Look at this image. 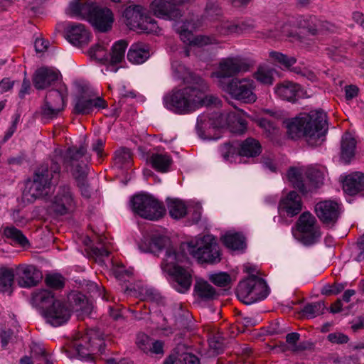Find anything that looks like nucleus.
<instances>
[{"instance_id": "obj_8", "label": "nucleus", "mask_w": 364, "mask_h": 364, "mask_svg": "<svg viewBox=\"0 0 364 364\" xmlns=\"http://www.w3.org/2000/svg\"><path fill=\"white\" fill-rule=\"evenodd\" d=\"M221 89L232 98L245 103H253L257 100L255 93V83L253 80L244 78H232L227 82L220 80Z\"/></svg>"}, {"instance_id": "obj_3", "label": "nucleus", "mask_w": 364, "mask_h": 364, "mask_svg": "<svg viewBox=\"0 0 364 364\" xmlns=\"http://www.w3.org/2000/svg\"><path fill=\"white\" fill-rule=\"evenodd\" d=\"M70 15L87 21L100 32H107L112 27L113 13L109 8L102 7L92 1L80 3L73 0L69 4Z\"/></svg>"}, {"instance_id": "obj_48", "label": "nucleus", "mask_w": 364, "mask_h": 364, "mask_svg": "<svg viewBox=\"0 0 364 364\" xmlns=\"http://www.w3.org/2000/svg\"><path fill=\"white\" fill-rule=\"evenodd\" d=\"M269 56L276 62L284 66L285 68H290L296 62V59L293 56H288L282 53L272 51L269 53Z\"/></svg>"}, {"instance_id": "obj_26", "label": "nucleus", "mask_w": 364, "mask_h": 364, "mask_svg": "<svg viewBox=\"0 0 364 364\" xmlns=\"http://www.w3.org/2000/svg\"><path fill=\"white\" fill-rule=\"evenodd\" d=\"M149 57L150 46L142 42L133 43L127 53V59L133 64H141Z\"/></svg>"}, {"instance_id": "obj_59", "label": "nucleus", "mask_w": 364, "mask_h": 364, "mask_svg": "<svg viewBox=\"0 0 364 364\" xmlns=\"http://www.w3.org/2000/svg\"><path fill=\"white\" fill-rule=\"evenodd\" d=\"M176 364H200V360L193 353H185L181 355Z\"/></svg>"}, {"instance_id": "obj_49", "label": "nucleus", "mask_w": 364, "mask_h": 364, "mask_svg": "<svg viewBox=\"0 0 364 364\" xmlns=\"http://www.w3.org/2000/svg\"><path fill=\"white\" fill-rule=\"evenodd\" d=\"M306 175L309 182L315 188H318L323 183V173L316 168H309L306 172Z\"/></svg>"}, {"instance_id": "obj_37", "label": "nucleus", "mask_w": 364, "mask_h": 364, "mask_svg": "<svg viewBox=\"0 0 364 364\" xmlns=\"http://www.w3.org/2000/svg\"><path fill=\"white\" fill-rule=\"evenodd\" d=\"M32 299L36 306L45 309L57 301L55 299L53 294L48 289L36 291L33 294Z\"/></svg>"}, {"instance_id": "obj_15", "label": "nucleus", "mask_w": 364, "mask_h": 364, "mask_svg": "<svg viewBox=\"0 0 364 364\" xmlns=\"http://www.w3.org/2000/svg\"><path fill=\"white\" fill-rule=\"evenodd\" d=\"M65 38L72 45L81 47L87 45L91 39L90 32L85 25L78 23H70L64 31Z\"/></svg>"}, {"instance_id": "obj_29", "label": "nucleus", "mask_w": 364, "mask_h": 364, "mask_svg": "<svg viewBox=\"0 0 364 364\" xmlns=\"http://www.w3.org/2000/svg\"><path fill=\"white\" fill-rule=\"evenodd\" d=\"M218 31L222 35L240 34L253 28L252 22L246 21H227L220 23Z\"/></svg>"}, {"instance_id": "obj_38", "label": "nucleus", "mask_w": 364, "mask_h": 364, "mask_svg": "<svg viewBox=\"0 0 364 364\" xmlns=\"http://www.w3.org/2000/svg\"><path fill=\"white\" fill-rule=\"evenodd\" d=\"M75 203V196L68 185L60 186L54 197L53 205H72Z\"/></svg>"}, {"instance_id": "obj_60", "label": "nucleus", "mask_w": 364, "mask_h": 364, "mask_svg": "<svg viewBox=\"0 0 364 364\" xmlns=\"http://www.w3.org/2000/svg\"><path fill=\"white\" fill-rule=\"evenodd\" d=\"M327 338L331 343L336 344H344L349 341L348 336L341 332L331 333Z\"/></svg>"}, {"instance_id": "obj_64", "label": "nucleus", "mask_w": 364, "mask_h": 364, "mask_svg": "<svg viewBox=\"0 0 364 364\" xmlns=\"http://www.w3.org/2000/svg\"><path fill=\"white\" fill-rule=\"evenodd\" d=\"M215 43V39L213 37L207 36H196L194 42L195 46H204L207 45L213 44Z\"/></svg>"}, {"instance_id": "obj_24", "label": "nucleus", "mask_w": 364, "mask_h": 364, "mask_svg": "<svg viewBox=\"0 0 364 364\" xmlns=\"http://www.w3.org/2000/svg\"><path fill=\"white\" fill-rule=\"evenodd\" d=\"M184 258L182 253L177 252L173 247H168L161 264V268L164 272H166L168 274L173 273L181 268L179 263L182 262Z\"/></svg>"}, {"instance_id": "obj_51", "label": "nucleus", "mask_w": 364, "mask_h": 364, "mask_svg": "<svg viewBox=\"0 0 364 364\" xmlns=\"http://www.w3.org/2000/svg\"><path fill=\"white\" fill-rule=\"evenodd\" d=\"M210 281L218 287H226L230 283V277L225 272L210 274Z\"/></svg>"}, {"instance_id": "obj_58", "label": "nucleus", "mask_w": 364, "mask_h": 364, "mask_svg": "<svg viewBox=\"0 0 364 364\" xmlns=\"http://www.w3.org/2000/svg\"><path fill=\"white\" fill-rule=\"evenodd\" d=\"M151 339L144 333H139L136 337V343L137 346L144 352H148L151 349Z\"/></svg>"}, {"instance_id": "obj_42", "label": "nucleus", "mask_w": 364, "mask_h": 364, "mask_svg": "<svg viewBox=\"0 0 364 364\" xmlns=\"http://www.w3.org/2000/svg\"><path fill=\"white\" fill-rule=\"evenodd\" d=\"M238 141L225 142L219 148V151L225 161L232 162L238 154Z\"/></svg>"}, {"instance_id": "obj_46", "label": "nucleus", "mask_w": 364, "mask_h": 364, "mask_svg": "<svg viewBox=\"0 0 364 364\" xmlns=\"http://www.w3.org/2000/svg\"><path fill=\"white\" fill-rule=\"evenodd\" d=\"M88 53L92 59H95L98 62L102 63H109V54H107L105 48L100 44H96L92 46L90 48Z\"/></svg>"}, {"instance_id": "obj_50", "label": "nucleus", "mask_w": 364, "mask_h": 364, "mask_svg": "<svg viewBox=\"0 0 364 364\" xmlns=\"http://www.w3.org/2000/svg\"><path fill=\"white\" fill-rule=\"evenodd\" d=\"M61 112L62 110L59 108L55 107L45 101L44 104L41 106V114L45 119H53L56 118Z\"/></svg>"}, {"instance_id": "obj_32", "label": "nucleus", "mask_w": 364, "mask_h": 364, "mask_svg": "<svg viewBox=\"0 0 364 364\" xmlns=\"http://www.w3.org/2000/svg\"><path fill=\"white\" fill-rule=\"evenodd\" d=\"M356 146L355 139L350 134L345 133L341 141V159L345 164H349L355 156Z\"/></svg>"}, {"instance_id": "obj_41", "label": "nucleus", "mask_w": 364, "mask_h": 364, "mask_svg": "<svg viewBox=\"0 0 364 364\" xmlns=\"http://www.w3.org/2000/svg\"><path fill=\"white\" fill-rule=\"evenodd\" d=\"M128 43L124 40H120L114 43L112 47V53L109 55V63L112 65H116L121 63L125 55V51Z\"/></svg>"}, {"instance_id": "obj_31", "label": "nucleus", "mask_w": 364, "mask_h": 364, "mask_svg": "<svg viewBox=\"0 0 364 364\" xmlns=\"http://www.w3.org/2000/svg\"><path fill=\"white\" fill-rule=\"evenodd\" d=\"M68 97V90L65 85H60L58 89H53L48 92L45 101L55 107L63 110L65 107V100Z\"/></svg>"}, {"instance_id": "obj_14", "label": "nucleus", "mask_w": 364, "mask_h": 364, "mask_svg": "<svg viewBox=\"0 0 364 364\" xmlns=\"http://www.w3.org/2000/svg\"><path fill=\"white\" fill-rule=\"evenodd\" d=\"M14 273L18 285L23 288L36 286L43 277L41 271L32 264H21L16 267Z\"/></svg>"}, {"instance_id": "obj_20", "label": "nucleus", "mask_w": 364, "mask_h": 364, "mask_svg": "<svg viewBox=\"0 0 364 364\" xmlns=\"http://www.w3.org/2000/svg\"><path fill=\"white\" fill-rule=\"evenodd\" d=\"M343 189L349 196L364 197V173L356 171L346 176L343 181Z\"/></svg>"}, {"instance_id": "obj_18", "label": "nucleus", "mask_w": 364, "mask_h": 364, "mask_svg": "<svg viewBox=\"0 0 364 364\" xmlns=\"http://www.w3.org/2000/svg\"><path fill=\"white\" fill-rule=\"evenodd\" d=\"M107 107V102L101 97L90 99L84 95H80L75 99L73 112L76 114L85 115L91 113L94 108L100 109Z\"/></svg>"}, {"instance_id": "obj_56", "label": "nucleus", "mask_w": 364, "mask_h": 364, "mask_svg": "<svg viewBox=\"0 0 364 364\" xmlns=\"http://www.w3.org/2000/svg\"><path fill=\"white\" fill-rule=\"evenodd\" d=\"M301 211V206H278V213L281 218H291Z\"/></svg>"}, {"instance_id": "obj_22", "label": "nucleus", "mask_w": 364, "mask_h": 364, "mask_svg": "<svg viewBox=\"0 0 364 364\" xmlns=\"http://www.w3.org/2000/svg\"><path fill=\"white\" fill-rule=\"evenodd\" d=\"M331 24L327 21H322L315 16H302L297 18V26L306 28L312 36L318 34L319 32L326 30L330 31Z\"/></svg>"}, {"instance_id": "obj_33", "label": "nucleus", "mask_w": 364, "mask_h": 364, "mask_svg": "<svg viewBox=\"0 0 364 364\" xmlns=\"http://www.w3.org/2000/svg\"><path fill=\"white\" fill-rule=\"evenodd\" d=\"M194 292L196 296L203 301L213 300L217 297V293L207 281L198 279L194 285Z\"/></svg>"}, {"instance_id": "obj_4", "label": "nucleus", "mask_w": 364, "mask_h": 364, "mask_svg": "<svg viewBox=\"0 0 364 364\" xmlns=\"http://www.w3.org/2000/svg\"><path fill=\"white\" fill-rule=\"evenodd\" d=\"M61 166L56 157L51 159L50 165H42L34 172L28 189L23 192V198L31 203L48 196L52 185L59 181Z\"/></svg>"}, {"instance_id": "obj_34", "label": "nucleus", "mask_w": 364, "mask_h": 364, "mask_svg": "<svg viewBox=\"0 0 364 364\" xmlns=\"http://www.w3.org/2000/svg\"><path fill=\"white\" fill-rule=\"evenodd\" d=\"M242 114L244 111L237 109V113L230 112L227 114V122L232 132L237 134H242L247 129V121L241 116Z\"/></svg>"}, {"instance_id": "obj_39", "label": "nucleus", "mask_w": 364, "mask_h": 364, "mask_svg": "<svg viewBox=\"0 0 364 364\" xmlns=\"http://www.w3.org/2000/svg\"><path fill=\"white\" fill-rule=\"evenodd\" d=\"M15 276L14 270L11 268H0V292L11 294Z\"/></svg>"}, {"instance_id": "obj_6", "label": "nucleus", "mask_w": 364, "mask_h": 364, "mask_svg": "<svg viewBox=\"0 0 364 364\" xmlns=\"http://www.w3.org/2000/svg\"><path fill=\"white\" fill-rule=\"evenodd\" d=\"M188 252L200 263L216 264L221 260V253L215 238L204 235L187 244Z\"/></svg>"}, {"instance_id": "obj_57", "label": "nucleus", "mask_w": 364, "mask_h": 364, "mask_svg": "<svg viewBox=\"0 0 364 364\" xmlns=\"http://www.w3.org/2000/svg\"><path fill=\"white\" fill-rule=\"evenodd\" d=\"M279 205H302L301 200L297 192L290 191L286 197L281 199Z\"/></svg>"}, {"instance_id": "obj_2", "label": "nucleus", "mask_w": 364, "mask_h": 364, "mask_svg": "<svg viewBox=\"0 0 364 364\" xmlns=\"http://www.w3.org/2000/svg\"><path fill=\"white\" fill-rule=\"evenodd\" d=\"M326 114L323 110H314L302 114L287 122L289 136L296 140L304 137L311 146L321 145L328 132Z\"/></svg>"}, {"instance_id": "obj_52", "label": "nucleus", "mask_w": 364, "mask_h": 364, "mask_svg": "<svg viewBox=\"0 0 364 364\" xmlns=\"http://www.w3.org/2000/svg\"><path fill=\"white\" fill-rule=\"evenodd\" d=\"M225 338L220 334L213 336L209 340V346L216 354L221 353L225 346Z\"/></svg>"}, {"instance_id": "obj_21", "label": "nucleus", "mask_w": 364, "mask_h": 364, "mask_svg": "<svg viewBox=\"0 0 364 364\" xmlns=\"http://www.w3.org/2000/svg\"><path fill=\"white\" fill-rule=\"evenodd\" d=\"M274 92L281 99L294 102L303 94L301 86L290 81H284L276 85Z\"/></svg>"}, {"instance_id": "obj_61", "label": "nucleus", "mask_w": 364, "mask_h": 364, "mask_svg": "<svg viewBox=\"0 0 364 364\" xmlns=\"http://www.w3.org/2000/svg\"><path fill=\"white\" fill-rule=\"evenodd\" d=\"M166 205H200V202L193 200H183L178 198L167 197L166 198Z\"/></svg>"}, {"instance_id": "obj_17", "label": "nucleus", "mask_w": 364, "mask_h": 364, "mask_svg": "<svg viewBox=\"0 0 364 364\" xmlns=\"http://www.w3.org/2000/svg\"><path fill=\"white\" fill-rule=\"evenodd\" d=\"M61 77L60 73L55 69L41 67L37 69L33 76V83L36 89L45 90L55 85Z\"/></svg>"}, {"instance_id": "obj_54", "label": "nucleus", "mask_w": 364, "mask_h": 364, "mask_svg": "<svg viewBox=\"0 0 364 364\" xmlns=\"http://www.w3.org/2000/svg\"><path fill=\"white\" fill-rule=\"evenodd\" d=\"M48 286L53 289H61L64 286V278L59 274H49L46 278Z\"/></svg>"}, {"instance_id": "obj_55", "label": "nucleus", "mask_w": 364, "mask_h": 364, "mask_svg": "<svg viewBox=\"0 0 364 364\" xmlns=\"http://www.w3.org/2000/svg\"><path fill=\"white\" fill-rule=\"evenodd\" d=\"M178 33L181 41L189 45H194L195 36L191 31H189L186 26V23H183L181 26V29L178 31Z\"/></svg>"}, {"instance_id": "obj_44", "label": "nucleus", "mask_w": 364, "mask_h": 364, "mask_svg": "<svg viewBox=\"0 0 364 364\" xmlns=\"http://www.w3.org/2000/svg\"><path fill=\"white\" fill-rule=\"evenodd\" d=\"M254 77L261 84L270 85L273 84V70L263 65H259L254 73Z\"/></svg>"}, {"instance_id": "obj_13", "label": "nucleus", "mask_w": 364, "mask_h": 364, "mask_svg": "<svg viewBox=\"0 0 364 364\" xmlns=\"http://www.w3.org/2000/svg\"><path fill=\"white\" fill-rule=\"evenodd\" d=\"M190 0H154L150 4V9L154 16L164 20L177 21L182 16V11L178 5Z\"/></svg>"}, {"instance_id": "obj_45", "label": "nucleus", "mask_w": 364, "mask_h": 364, "mask_svg": "<svg viewBox=\"0 0 364 364\" xmlns=\"http://www.w3.org/2000/svg\"><path fill=\"white\" fill-rule=\"evenodd\" d=\"M326 306L323 301L308 304L302 309L304 315L309 318H315L324 313Z\"/></svg>"}, {"instance_id": "obj_62", "label": "nucleus", "mask_w": 364, "mask_h": 364, "mask_svg": "<svg viewBox=\"0 0 364 364\" xmlns=\"http://www.w3.org/2000/svg\"><path fill=\"white\" fill-rule=\"evenodd\" d=\"M205 13L208 16L215 18L221 15V9L217 4L209 2L206 5Z\"/></svg>"}, {"instance_id": "obj_28", "label": "nucleus", "mask_w": 364, "mask_h": 364, "mask_svg": "<svg viewBox=\"0 0 364 364\" xmlns=\"http://www.w3.org/2000/svg\"><path fill=\"white\" fill-rule=\"evenodd\" d=\"M135 215L149 220H157L166 213L165 206H129Z\"/></svg>"}, {"instance_id": "obj_5", "label": "nucleus", "mask_w": 364, "mask_h": 364, "mask_svg": "<svg viewBox=\"0 0 364 364\" xmlns=\"http://www.w3.org/2000/svg\"><path fill=\"white\" fill-rule=\"evenodd\" d=\"M91 159L84 145L68 147L63 156V164L65 168H70L73 178L85 198L91 197L90 186L87 182L89 172L87 163Z\"/></svg>"}, {"instance_id": "obj_63", "label": "nucleus", "mask_w": 364, "mask_h": 364, "mask_svg": "<svg viewBox=\"0 0 364 364\" xmlns=\"http://www.w3.org/2000/svg\"><path fill=\"white\" fill-rule=\"evenodd\" d=\"M259 126L265 129L269 134H274L277 130L275 123L267 119H262L259 121Z\"/></svg>"}, {"instance_id": "obj_40", "label": "nucleus", "mask_w": 364, "mask_h": 364, "mask_svg": "<svg viewBox=\"0 0 364 364\" xmlns=\"http://www.w3.org/2000/svg\"><path fill=\"white\" fill-rule=\"evenodd\" d=\"M129 205H163V202L148 192L139 191L130 198Z\"/></svg>"}, {"instance_id": "obj_36", "label": "nucleus", "mask_w": 364, "mask_h": 364, "mask_svg": "<svg viewBox=\"0 0 364 364\" xmlns=\"http://www.w3.org/2000/svg\"><path fill=\"white\" fill-rule=\"evenodd\" d=\"M168 213L170 216L175 219L178 220L189 214L193 211V216L191 219L193 222H197L200 218V211L199 209H196V206H168Z\"/></svg>"}, {"instance_id": "obj_10", "label": "nucleus", "mask_w": 364, "mask_h": 364, "mask_svg": "<svg viewBox=\"0 0 364 364\" xmlns=\"http://www.w3.org/2000/svg\"><path fill=\"white\" fill-rule=\"evenodd\" d=\"M75 346L80 359L89 360L92 358V355L103 352L105 343L100 331L91 329L82 337L81 341L76 343Z\"/></svg>"}, {"instance_id": "obj_12", "label": "nucleus", "mask_w": 364, "mask_h": 364, "mask_svg": "<svg viewBox=\"0 0 364 364\" xmlns=\"http://www.w3.org/2000/svg\"><path fill=\"white\" fill-rule=\"evenodd\" d=\"M253 65L248 59L241 56L229 57L223 59L219 64V70L216 76L220 80L227 82L230 77L239 73H245Z\"/></svg>"}, {"instance_id": "obj_47", "label": "nucleus", "mask_w": 364, "mask_h": 364, "mask_svg": "<svg viewBox=\"0 0 364 364\" xmlns=\"http://www.w3.org/2000/svg\"><path fill=\"white\" fill-rule=\"evenodd\" d=\"M4 234L6 237L13 239L22 247H26L28 245V240L27 238L19 230L14 227L11 226L5 228Z\"/></svg>"}, {"instance_id": "obj_30", "label": "nucleus", "mask_w": 364, "mask_h": 364, "mask_svg": "<svg viewBox=\"0 0 364 364\" xmlns=\"http://www.w3.org/2000/svg\"><path fill=\"white\" fill-rule=\"evenodd\" d=\"M238 154L241 156L254 158L262 152V146L259 141L252 137L238 142Z\"/></svg>"}, {"instance_id": "obj_27", "label": "nucleus", "mask_w": 364, "mask_h": 364, "mask_svg": "<svg viewBox=\"0 0 364 364\" xmlns=\"http://www.w3.org/2000/svg\"><path fill=\"white\" fill-rule=\"evenodd\" d=\"M221 240L226 247L237 252H243L246 248V239L239 232L228 230L221 237Z\"/></svg>"}, {"instance_id": "obj_9", "label": "nucleus", "mask_w": 364, "mask_h": 364, "mask_svg": "<svg viewBox=\"0 0 364 364\" xmlns=\"http://www.w3.org/2000/svg\"><path fill=\"white\" fill-rule=\"evenodd\" d=\"M127 24L132 29H139L147 33H157L159 27L157 22L151 16L145 15L141 6L136 5L124 11Z\"/></svg>"}, {"instance_id": "obj_11", "label": "nucleus", "mask_w": 364, "mask_h": 364, "mask_svg": "<svg viewBox=\"0 0 364 364\" xmlns=\"http://www.w3.org/2000/svg\"><path fill=\"white\" fill-rule=\"evenodd\" d=\"M298 231L301 235V240L305 245H311L321 237L319 223L316 218L309 212H304L296 222Z\"/></svg>"}, {"instance_id": "obj_23", "label": "nucleus", "mask_w": 364, "mask_h": 364, "mask_svg": "<svg viewBox=\"0 0 364 364\" xmlns=\"http://www.w3.org/2000/svg\"><path fill=\"white\" fill-rule=\"evenodd\" d=\"M171 277V286L179 293H186L191 286L192 277L188 270L181 267L169 274Z\"/></svg>"}, {"instance_id": "obj_1", "label": "nucleus", "mask_w": 364, "mask_h": 364, "mask_svg": "<svg viewBox=\"0 0 364 364\" xmlns=\"http://www.w3.org/2000/svg\"><path fill=\"white\" fill-rule=\"evenodd\" d=\"M193 80L191 85L181 89H173L163 97L164 107L176 114H187L203 105L215 104L218 97L206 95L208 85L205 81L196 75L190 73Z\"/></svg>"}, {"instance_id": "obj_43", "label": "nucleus", "mask_w": 364, "mask_h": 364, "mask_svg": "<svg viewBox=\"0 0 364 364\" xmlns=\"http://www.w3.org/2000/svg\"><path fill=\"white\" fill-rule=\"evenodd\" d=\"M287 175L288 180L293 183L294 188L302 193H307L305 184L302 181L301 173L297 168L290 167Z\"/></svg>"}, {"instance_id": "obj_25", "label": "nucleus", "mask_w": 364, "mask_h": 364, "mask_svg": "<svg viewBox=\"0 0 364 364\" xmlns=\"http://www.w3.org/2000/svg\"><path fill=\"white\" fill-rule=\"evenodd\" d=\"M342 211L339 206H315L317 217L327 226H333Z\"/></svg>"}, {"instance_id": "obj_16", "label": "nucleus", "mask_w": 364, "mask_h": 364, "mask_svg": "<svg viewBox=\"0 0 364 364\" xmlns=\"http://www.w3.org/2000/svg\"><path fill=\"white\" fill-rule=\"evenodd\" d=\"M46 321L54 327L65 323L70 318V311L59 301L53 302L44 311Z\"/></svg>"}, {"instance_id": "obj_7", "label": "nucleus", "mask_w": 364, "mask_h": 364, "mask_svg": "<svg viewBox=\"0 0 364 364\" xmlns=\"http://www.w3.org/2000/svg\"><path fill=\"white\" fill-rule=\"evenodd\" d=\"M269 293L265 281L255 275H251L240 282L236 291L239 300L247 305L264 299Z\"/></svg>"}, {"instance_id": "obj_35", "label": "nucleus", "mask_w": 364, "mask_h": 364, "mask_svg": "<svg viewBox=\"0 0 364 364\" xmlns=\"http://www.w3.org/2000/svg\"><path fill=\"white\" fill-rule=\"evenodd\" d=\"M151 166L158 172L166 173L170 171L173 159L167 153H154L149 159Z\"/></svg>"}, {"instance_id": "obj_53", "label": "nucleus", "mask_w": 364, "mask_h": 364, "mask_svg": "<svg viewBox=\"0 0 364 364\" xmlns=\"http://www.w3.org/2000/svg\"><path fill=\"white\" fill-rule=\"evenodd\" d=\"M130 159L131 154L129 149L127 148H122L115 151V164H118L119 166H122L123 164L129 163Z\"/></svg>"}, {"instance_id": "obj_19", "label": "nucleus", "mask_w": 364, "mask_h": 364, "mask_svg": "<svg viewBox=\"0 0 364 364\" xmlns=\"http://www.w3.org/2000/svg\"><path fill=\"white\" fill-rule=\"evenodd\" d=\"M168 243L169 239L167 237L159 233H154L144 235L138 246L141 252L156 253L167 246Z\"/></svg>"}]
</instances>
